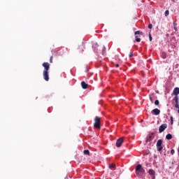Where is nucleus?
<instances>
[{
  "label": "nucleus",
  "mask_w": 179,
  "mask_h": 179,
  "mask_svg": "<svg viewBox=\"0 0 179 179\" xmlns=\"http://www.w3.org/2000/svg\"><path fill=\"white\" fill-rule=\"evenodd\" d=\"M43 66L44 68L43 71V79L48 82L50 80V76L48 75V71H50V64L48 62H44L43 64Z\"/></svg>",
  "instance_id": "obj_1"
},
{
  "label": "nucleus",
  "mask_w": 179,
  "mask_h": 179,
  "mask_svg": "<svg viewBox=\"0 0 179 179\" xmlns=\"http://www.w3.org/2000/svg\"><path fill=\"white\" fill-rule=\"evenodd\" d=\"M178 94H179V88L178 87L174 88L173 92L171 95L175 96V97L173 99V100L176 103L175 107H176V108H178V113L179 114Z\"/></svg>",
  "instance_id": "obj_2"
},
{
  "label": "nucleus",
  "mask_w": 179,
  "mask_h": 179,
  "mask_svg": "<svg viewBox=\"0 0 179 179\" xmlns=\"http://www.w3.org/2000/svg\"><path fill=\"white\" fill-rule=\"evenodd\" d=\"M92 48H94V51L95 52H99L101 50H102V55H106V48L104 46H99L97 43H94L92 45Z\"/></svg>",
  "instance_id": "obj_3"
},
{
  "label": "nucleus",
  "mask_w": 179,
  "mask_h": 179,
  "mask_svg": "<svg viewBox=\"0 0 179 179\" xmlns=\"http://www.w3.org/2000/svg\"><path fill=\"white\" fill-rule=\"evenodd\" d=\"M101 118L99 116H96L94 119V127L96 128V129H101Z\"/></svg>",
  "instance_id": "obj_4"
},
{
  "label": "nucleus",
  "mask_w": 179,
  "mask_h": 179,
  "mask_svg": "<svg viewBox=\"0 0 179 179\" xmlns=\"http://www.w3.org/2000/svg\"><path fill=\"white\" fill-rule=\"evenodd\" d=\"M145 173V169L142 167V165L138 164L136 167V174L139 176V173L143 174Z\"/></svg>",
  "instance_id": "obj_5"
},
{
  "label": "nucleus",
  "mask_w": 179,
  "mask_h": 179,
  "mask_svg": "<svg viewBox=\"0 0 179 179\" xmlns=\"http://www.w3.org/2000/svg\"><path fill=\"white\" fill-rule=\"evenodd\" d=\"M163 144V140L159 139L157 142V149L158 152H162L163 150V146L162 145Z\"/></svg>",
  "instance_id": "obj_6"
},
{
  "label": "nucleus",
  "mask_w": 179,
  "mask_h": 179,
  "mask_svg": "<svg viewBox=\"0 0 179 179\" xmlns=\"http://www.w3.org/2000/svg\"><path fill=\"white\" fill-rule=\"evenodd\" d=\"M122 143H124V138L121 137L118 138L116 141L117 148H121V145H122Z\"/></svg>",
  "instance_id": "obj_7"
},
{
  "label": "nucleus",
  "mask_w": 179,
  "mask_h": 179,
  "mask_svg": "<svg viewBox=\"0 0 179 179\" xmlns=\"http://www.w3.org/2000/svg\"><path fill=\"white\" fill-rule=\"evenodd\" d=\"M167 128V124H163L159 127V133L164 132V130Z\"/></svg>",
  "instance_id": "obj_8"
},
{
  "label": "nucleus",
  "mask_w": 179,
  "mask_h": 179,
  "mask_svg": "<svg viewBox=\"0 0 179 179\" xmlns=\"http://www.w3.org/2000/svg\"><path fill=\"white\" fill-rule=\"evenodd\" d=\"M153 135H155V133H152L150 136L147 137L146 142H152V141L153 140V138H155Z\"/></svg>",
  "instance_id": "obj_9"
},
{
  "label": "nucleus",
  "mask_w": 179,
  "mask_h": 179,
  "mask_svg": "<svg viewBox=\"0 0 179 179\" xmlns=\"http://www.w3.org/2000/svg\"><path fill=\"white\" fill-rule=\"evenodd\" d=\"M152 113L155 115H159V114H160V110H159L158 108H155L152 110Z\"/></svg>",
  "instance_id": "obj_10"
},
{
  "label": "nucleus",
  "mask_w": 179,
  "mask_h": 179,
  "mask_svg": "<svg viewBox=\"0 0 179 179\" xmlns=\"http://www.w3.org/2000/svg\"><path fill=\"white\" fill-rule=\"evenodd\" d=\"M155 171L153 169H150L148 171V173L150 174V176H152V178H155Z\"/></svg>",
  "instance_id": "obj_11"
},
{
  "label": "nucleus",
  "mask_w": 179,
  "mask_h": 179,
  "mask_svg": "<svg viewBox=\"0 0 179 179\" xmlns=\"http://www.w3.org/2000/svg\"><path fill=\"white\" fill-rule=\"evenodd\" d=\"M81 86H82L83 89H87L88 85L85 81H82Z\"/></svg>",
  "instance_id": "obj_12"
},
{
  "label": "nucleus",
  "mask_w": 179,
  "mask_h": 179,
  "mask_svg": "<svg viewBox=\"0 0 179 179\" xmlns=\"http://www.w3.org/2000/svg\"><path fill=\"white\" fill-rule=\"evenodd\" d=\"M166 139H167L168 141H170V140L173 139V136L171 134H168L166 136Z\"/></svg>",
  "instance_id": "obj_13"
},
{
  "label": "nucleus",
  "mask_w": 179,
  "mask_h": 179,
  "mask_svg": "<svg viewBox=\"0 0 179 179\" xmlns=\"http://www.w3.org/2000/svg\"><path fill=\"white\" fill-rule=\"evenodd\" d=\"M109 169H110V170H114V169H115V164H110L109 165Z\"/></svg>",
  "instance_id": "obj_14"
},
{
  "label": "nucleus",
  "mask_w": 179,
  "mask_h": 179,
  "mask_svg": "<svg viewBox=\"0 0 179 179\" xmlns=\"http://www.w3.org/2000/svg\"><path fill=\"white\" fill-rule=\"evenodd\" d=\"M135 38L137 43H141V38H139L138 36H136Z\"/></svg>",
  "instance_id": "obj_15"
},
{
  "label": "nucleus",
  "mask_w": 179,
  "mask_h": 179,
  "mask_svg": "<svg viewBox=\"0 0 179 179\" xmlns=\"http://www.w3.org/2000/svg\"><path fill=\"white\" fill-rule=\"evenodd\" d=\"M83 153H84V155H89L90 154V152L89 151V150H85Z\"/></svg>",
  "instance_id": "obj_16"
},
{
  "label": "nucleus",
  "mask_w": 179,
  "mask_h": 179,
  "mask_svg": "<svg viewBox=\"0 0 179 179\" xmlns=\"http://www.w3.org/2000/svg\"><path fill=\"white\" fill-rule=\"evenodd\" d=\"M170 13V12L169 11V10H166L165 11V16H169V14Z\"/></svg>",
  "instance_id": "obj_17"
},
{
  "label": "nucleus",
  "mask_w": 179,
  "mask_h": 179,
  "mask_svg": "<svg viewBox=\"0 0 179 179\" xmlns=\"http://www.w3.org/2000/svg\"><path fill=\"white\" fill-rule=\"evenodd\" d=\"M159 103H160V102H159V100H156V101H155V106H159Z\"/></svg>",
  "instance_id": "obj_18"
},
{
  "label": "nucleus",
  "mask_w": 179,
  "mask_h": 179,
  "mask_svg": "<svg viewBox=\"0 0 179 179\" xmlns=\"http://www.w3.org/2000/svg\"><path fill=\"white\" fill-rule=\"evenodd\" d=\"M129 57V58H131V57H134V53L132 52H130Z\"/></svg>",
  "instance_id": "obj_19"
},
{
  "label": "nucleus",
  "mask_w": 179,
  "mask_h": 179,
  "mask_svg": "<svg viewBox=\"0 0 179 179\" xmlns=\"http://www.w3.org/2000/svg\"><path fill=\"white\" fill-rule=\"evenodd\" d=\"M134 34L136 36L137 34H141V31H136L134 32Z\"/></svg>",
  "instance_id": "obj_20"
},
{
  "label": "nucleus",
  "mask_w": 179,
  "mask_h": 179,
  "mask_svg": "<svg viewBox=\"0 0 179 179\" xmlns=\"http://www.w3.org/2000/svg\"><path fill=\"white\" fill-rule=\"evenodd\" d=\"M153 25L152 24H148V29H152Z\"/></svg>",
  "instance_id": "obj_21"
},
{
  "label": "nucleus",
  "mask_w": 179,
  "mask_h": 179,
  "mask_svg": "<svg viewBox=\"0 0 179 179\" xmlns=\"http://www.w3.org/2000/svg\"><path fill=\"white\" fill-rule=\"evenodd\" d=\"M173 116L171 117V124L173 125Z\"/></svg>",
  "instance_id": "obj_22"
},
{
  "label": "nucleus",
  "mask_w": 179,
  "mask_h": 179,
  "mask_svg": "<svg viewBox=\"0 0 179 179\" xmlns=\"http://www.w3.org/2000/svg\"><path fill=\"white\" fill-rule=\"evenodd\" d=\"M149 38L150 41H152V34L150 33L149 34Z\"/></svg>",
  "instance_id": "obj_23"
},
{
  "label": "nucleus",
  "mask_w": 179,
  "mask_h": 179,
  "mask_svg": "<svg viewBox=\"0 0 179 179\" xmlns=\"http://www.w3.org/2000/svg\"><path fill=\"white\" fill-rule=\"evenodd\" d=\"M50 64H52V56L50 57Z\"/></svg>",
  "instance_id": "obj_24"
},
{
  "label": "nucleus",
  "mask_w": 179,
  "mask_h": 179,
  "mask_svg": "<svg viewBox=\"0 0 179 179\" xmlns=\"http://www.w3.org/2000/svg\"><path fill=\"white\" fill-rule=\"evenodd\" d=\"M162 58H164V59L166 58V54L162 53Z\"/></svg>",
  "instance_id": "obj_25"
},
{
  "label": "nucleus",
  "mask_w": 179,
  "mask_h": 179,
  "mask_svg": "<svg viewBox=\"0 0 179 179\" xmlns=\"http://www.w3.org/2000/svg\"><path fill=\"white\" fill-rule=\"evenodd\" d=\"M171 153L172 155H173L174 153H176V151H174V150H171Z\"/></svg>",
  "instance_id": "obj_26"
},
{
  "label": "nucleus",
  "mask_w": 179,
  "mask_h": 179,
  "mask_svg": "<svg viewBox=\"0 0 179 179\" xmlns=\"http://www.w3.org/2000/svg\"><path fill=\"white\" fill-rule=\"evenodd\" d=\"M120 67V64H115V68H119Z\"/></svg>",
  "instance_id": "obj_27"
},
{
  "label": "nucleus",
  "mask_w": 179,
  "mask_h": 179,
  "mask_svg": "<svg viewBox=\"0 0 179 179\" xmlns=\"http://www.w3.org/2000/svg\"><path fill=\"white\" fill-rule=\"evenodd\" d=\"M150 101H153V99L151 96H150Z\"/></svg>",
  "instance_id": "obj_28"
},
{
  "label": "nucleus",
  "mask_w": 179,
  "mask_h": 179,
  "mask_svg": "<svg viewBox=\"0 0 179 179\" xmlns=\"http://www.w3.org/2000/svg\"><path fill=\"white\" fill-rule=\"evenodd\" d=\"M174 29L176 31H177V27H174Z\"/></svg>",
  "instance_id": "obj_29"
},
{
  "label": "nucleus",
  "mask_w": 179,
  "mask_h": 179,
  "mask_svg": "<svg viewBox=\"0 0 179 179\" xmlns=\"http://www.w3.org/2000/svg\"><path fill=\"white\" fill-rule=\"evenodd\" d=\"M140 34H141V36L143 35V32L140 31Z\"/></svg>",
  "instance_id": "obj_30"
}]
</instances>
